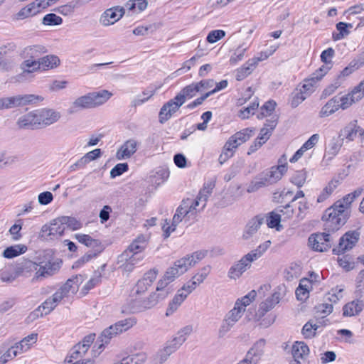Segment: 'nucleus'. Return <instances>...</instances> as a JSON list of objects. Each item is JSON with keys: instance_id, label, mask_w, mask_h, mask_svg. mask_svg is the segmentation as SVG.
Returning <instances> with one entry per match:
<instances>
[{"instance_id": "f257e3e1", "label": "nucleus", "mask_w": 364, "mask_h": 364, "mask_svg": "<svg viewBox=\"0 0 364 364\" xmlns=\"http://www.w3.org/2000/svg\"><path fill=\"white\" fill-rule=\"evenodd\" d=\"M287 171V157L283 154L278 160V165L267 169L249 184L247 191L253 193L260 188L277 183Z\"/></svg>"}, {"instance_id": "f03ea898", "label": "nucleus", "mask_w": 364, "mask_h": 364, "mask_svg": "<svg viewBox=\"0 0 364 364\" xmlns=\"http://www.w3.org/2000/svg\"><path fill=\"white\" fill-rule=\"evenodd\" d=\"M199 92L196 83H192L183 87L174 98L162 106L159 114V122L164 124L167 122L186 102L187 99L193 97Z\"/></svg>"}, {"instance_id": "7ed1b4c3", "label": "nucleus", "mask_w": 364, "mask_h": 364, "mask_svg": "<svg viewBox=\"0 0 364 364\" xmlns=\"http://www.w3.org/2000/svg\"><path fill=\"white\" fill-rule=\"evenodd\" d=\"M347 218L348 212H345V207L334 204L327 208L322 216L324 230L328 232L338 230L346 223Z\"/></svg>"}, {"instance_id": "20e7f679", "label": "nucleus", "mask_w": 364, "mask_h": 364, "mask_svg": "<svg viewBox=\"0 0 364 364\" xmlns=\"http://www.w3.org/2000/svg\"><path fill=\"white\" fill-rule=\"evenodd\" d=\"M83 282V277L80 274L68 279L66 282L62 285L58 291L50 297L58 306V304L64 299L75 294L79 289L80 285Z\"/></svg>"}, {"instance_id": "39448f33", "label": "nucleus", "mask_w": 364, "mask_h": 364, "mask_svg": "<svg viewBox=\"0 0 364 364\" xmlns=\"http://www.w3.org/2000/svg\"><path fill=\"white\" fill-rule=\"evenodd\" d=\"M318 275L314 272H311L309 277H304L300 279L297 287V301L302 303L300 305L299 311H305L308 306V299L310 291L313 289V283L316 282Z\"/></svg>"}, {"instance_id": "423d86ee", "label": "nucleus", "mask_w": 364, "mask_h": 364, "mask_svg": "<svg viewBox=\"0 0 364 364\" xmlns=\"http://www.w3.org/2000/svg\"><path fill=\"white\" fill-rule=\"evenodd\" d=\"M41 96L35 95H16L0 98V110L8 109L17 107L24 106L35 102L37 100H42Z\"/></svg>"}, {"instance_id": "0eeeda50", "label": "nucleus", "mask_w": 364, "mask_h": 364, "mask_svg": "<svg viewBox=\"0 0 364 364\" xmlns=\"http://www.w3.org/2000/svg\"><path fill=\"white\" fill-rule=\"evenodd\" d=\"M181 258L176 261L173 266L169 267L164 274L163 279L159 280V289L167 287L176 278L184 274L190 268V263Z\"/></svg>"}, {"instance_id": "6e6552de", "label": "nucleus", "mask_w": 364, "mask_h": 364, "mask_svg": "<svg viewBox=\"0 0 364 364\" xmlns=\"http://www.w3.org/2000/svg\"><path fill=\"white\" fill-rule=\"evenodd\" d=\"M188 200H183L182 204L177 208L173 217L171 225L167 220H165L166 224L163 225L162 228L166 238L170 236L171 233L176 230V226L182 221L183 218L190 213V210H188Z\"/></svg>"}, {"instance_id": "1a4fd4ad", "label": "nucleus", "mask_w": 364, "mask_h": 364, "mask_svg": "<svg viewBox=\"0 0 364 364\" xmlns=\"http://www.w3.org/2000/svg\"><path fill=\"white\" fill-rule=\"evenodd\" d=\"M359 238L358 231H348L340 238L338 245L333 249V254L339 255L351 250L358 242Z\"/></svg>"}, {"instance_id": "9d476101", "label": "nucleus", "mask_w": 364, "mask_h": 364, "mask_svg": "<svg viewBox=\"0 0 364 364\" xmlns=\"http://www.w3.org/2000/svg\"><path fill=\"white\" fill-rule=\"evenodd\" d=\"M256 260L255 255L247 253L230 268L228 277L232 279L240 278L247 269L250 268L252 262Z\"/></svg>"}, {"instance_id": "9b49d317", "label": "nucleus", "mask_w": 364, "mask_h": 364, "mask_svg": "<svg viewBox=\"0 0 364 364\" xmlns=\"http://www.w3.org/2000/svg\"><path fill=\"white\" fill-rule=\"evenodd\" d=\"M331 237L328 232L312 234L309 237V245L317 252L327 251L331 247Z\"/></svg>"}, {"instance_id": "f8f14e48", "label": "nucleus", "mask_w": 364, "mask_h": 364, "mask_svg": "<svg viewBox=\"0 0 364 364\" xmlns=\"http://www.w3.org/2000/svg\"><path fill=\"white\" fill-rule=\"evenodd\" d=\"M343 144V137L338 135L332 136L326 143L321 165L328 166L330 161L338 154Z\"/></svg>"}, {"instance_id": "ddd939ff", "label": "nucleus", "mask_w": 364, "mask_h": 364, "mask_svg": "<svg viewBox=\"0 0 364 364\" xmlns=\"http://www.w3.org/2000/svg\"><path fill=\"white\" fill-rule=\"evenodd\" d=\"M65 226L61 221V217L53 219L49 224L44 225L41 228V236L50 237V239L58 238L63 235Z\"/></svg>"}, {"instance_id": "4468645a", "label": "nucleus", "mask_w": 364, "mask_h": 364, "mask_svg": "<svg viewBox=\"0 0 364 364\" xmlns=\"http://www.w3.org/2000/svg\"><path fill=\"white\" fill-rule=\"evenodd\" d=\"M276 318L275 314L269 313L265 309L259 307L253 317H249L248 320L254 321L262 328H267L274 323Z\"/></svg>"}, {"instance_id": "2eb2a0df", "label": "nucleus", "mask_w": 364, "mask_h": 364, "mask_svg": "<svg viewBox=\"0 0 364 364\" xmlns=\"http://www.w3.org/2000/svg\"><path fill=\"white\" fill-rule=\"evenodd\" d=\"M38 127L50 126L59 120L60 112L51 109L36 110Z\"/></svg>"}, {"instance_id": "dca6fc26", "label": "nucleus", "mask_w": 364, "mask_h": 364, "mask_svg": "<svg viewBox=\"0 0 364 364\" xmlns=\"http://www.w3.org/2000/svg\"><path fill=\"white\" fill-rule=\"evenodd\" d=\"M142 259L143 257L139 255L123 252L117 257V264H119V268L123 271L130 272Z\"/></svg>"}, {"instance_id": "f3484780", "label": "nucleus", "mask_w": 364, "mask_h": 364, "mask_svg": "<svg viewBox=\"0 0 364 364\" xmlns=\"http://www.w3.org/2000/svg\"><path fill=\"white\" fill-rule=\"evenodd\" d=\"M124 14V9L121 6H114L107 9L100 18V23L108 26L118 21Z\"/></svg>"}, {"instance_id": "a211bd4d", "label": "nucleus", "mask_w": 364, "mask_h": 364, "mask_svg": "<svg viewBox=\"0 0 364 364\" xmlns=\"http://www.w3.org/2000/svg\"><path fill=\"white\" fill-rule=\"evenodd\" d=\"M139 142L136 139L127 140L117 150L116 158L118 160L129 159L137 150Z\"/></svg>"}, {"instance_id": "6ab92c4d", "label": "nucleus", "mask_w": 364, "mask_h": 364, "mask_svg": "<svg viewBox=\"0 0 364 364\" xmlns=\"http://www.w3.org/2000/svg\"><path fill=\"white\" fill-rule=\"evenodd\" d=\"M339 109H346L354 103L363 99L360 92L354 87L350 92L342 96H336Z\"/></svg>"}, {"instance_id": "aec40b11", "label": "nucleus", "mask_w": 364, "mask_h": 364, "mask_svg": "<svg viewBox=\"0 0 364 364\" xmlns=\"http://www.w3.org/2000/svg\"><path fill=\"white\" fill-rule=\"evenodd\" d=\"M157 274L158 271L155 269H151L145 273L144 277L139 279L136 284V293L137 294L144 293L155 281Z\"/></svg>"}, {"instance_id": "412c9836", "label": "nucleus", "mask_w": 364, "mask_h": 364, "mask_svg": "<svg viewBox=\"0 0 364 364\" xmlns=\"http://www.w3.org/2000/svg\"><path fill=\"white\" fill-rule=\"evenodd\" d=\"M282 215H284V209L277 208L263 216L268 228H275L276 230L280 231L283 229V226L281 225V221L283 220Z\"/></svg>"}, {"instance_id": "4be33fe9", "label": "nucleus", "mask_w": 364, "mask_h": 364, "mask_svg": "<svg viewBox=\"0 0 364 364\" xmlns=\"http://www.w3.org/2000/svg\"><path fill=\"white\" fill-rule=\"evenodd\" d=\"M264 222V217L262 215H257L252 218L247 223L243 232L242 237L245 240H249L257 232Z\"/></svg>"}, {"instance_id": "5701e85b", "label": "nucleus", "mask_w": 364, "mask_h": 364, "mask_svg": "<svg viewBox=\"0 0 364 364\" xmlns=\"http://www.w3.org/2000/svg\"><path fill=\"white\" fill-rule=\"evenodd\" d=\"M284 289V286L277 287L270 296L267 297L264 301L259 304V307L265 309V310L270 311L277 304H279L282 296H283Z\"/></svg>"}, {"instance_id": "b1692460", "label": "nucleus", "mask_w": 364, "mask_h": 364, "mask_svg": "<svg viewBox=\"0 0 364 364\" xmlns=\"http://www.w3.org/2000/svg\"><path fill=\"white\" fill-rule=\"evenodd\" d=\"M171 291L169 287H163L159 289V282L157 284L156 292L150 295L148 300L144 301V308L151 309L160 300L165 299L168 294Z\"/></svg>"}, {"instance_id": "393cba45", "label": "nucleus", "mask_w": 364, "mask_h": 364, "mask_svg": "<svg viewBox=\"0 0 364 364\" xmlns=\"http://www.w3.org/2000/svg\"><path fill=\"white\" fill-rule=\"evenodd\" d=\"M316 83V80L312 77L304 81L299 93H297V105L304 101L314 92Z\"/></svg>"}, {"instance_id": "a878e982", "label": "nucleus", "mask_w": 364, "mask_h": 364, "mask_svg": "<svg viewBox=\"0 0 364 364\" xmlns=\"http://www.w3.org/2000/svg\"><path fill=\"white\" fill-rule=\"evenodd\" d=\"M60 266L58 263L47 262L43 265L40 264L38 269L36 268V279H42L55 274L59 269Z\"/></svg>"}, {"instance_id": "bb28decb", "label": "nucleus", "mask_w": 364, "mask_h": 364, "mask_svg": "<svg viewBox=\"0 0 364 364\" xmlns=\"http://www.w3.org/2000/svg\"><path fill=\"white\" fill-rule=\"evenodd\" d=\"M87 350L79 344H76L70 351V354L67 358V361L73 364H81V363L86 361L88 358L85 359Z\"/></svg>"}, {"instance_id": "cd10ccee", "label": "nucleus", "mask_w": 364, "mask_h": 364, "mask_svg": "<svg viewBox=\"0 0 364 364\" xmlns=\"http://www.w3.org/2000/svg\"><path fill=\"white\" fill-rule=\"evenodd\" d=\"M266 345V341L264 338H260L256 341L252 347L247 352L246 355L252 360H255L256 364L264 354V349Z\"/></svg>"}, {"instance_id": "c85d7f7f", "label": "nucleus", "mask_w": 364, "mask_h": 364, "mask_svg": "<svg viewBox=\"0 0 364 364\" xmlns=\"http://www.w3.org/2000/svg\"><path fill=\"white\" fill-rule=\"evenodd\" d=\"M364 301L359 298L346 304L343 309L344 316H353L359 314L363 309Z\"/></svg>"}, {"instance_id": "c756f323", "label": "nucleus", "mask_w": 364, "mask_h": 364, "mask_svg": "<svg viewBox=\"0 0 364 364\" xmlns=\"http://www.w3.org/2000/svg\"><path fill=\"white\" fill-rule=\"evenodd\" d=\"M360 133V134H363L364 131L360 129V127L357 126V121H353L350 122L347 126H346L343 129L340 131L338 136L346 138L348 141H353L357 134Z\"/></svg>"}, {"instance_id": "7c9ffc66", "label": "nucleus", "mask_w": 364, "mask_h": 364, "mask_svg": "<svg viewBox=\"0 0 364 364\" xmlns=\"http://www.w3.org/2000/svg\"><path fill=\"white\" fill-rule=\"evenodd\" d=\"M75 239L80 243L87 247L95 249V252H101L104 247L99 240L91 237L89 235L86 234H76L75 235Z\"/></svg>"}, {"instance_id": "2f4dec72", "label": "nucleus", "mask_w": 364, "mask_h": 364, "mask_svg": "<svg viewBox=\"0 0 364 364\" xmlns=\"http://www.w3.org/2000/svg\"><path fill=\"white\" fill-rule=\"evenodd\" d=\"M277 121V115H274L271 117V119H267L266 123L264 124V127L260 130L257 139L262 140V142H266L271 136L272 132L276 127Z\"/></svg>"}, {"instance_id": "473e14b6", "label": "nucleus", "mask_w": 364, "mask_h": 364, "mask_svg": "<svg viewBox=\"0 0 364 364\" xmlns=\"http://www.w3.org/2000/svg\"><path fill=\"white\" fill-rule=\"evenodd\" d=\"M19 128H38V119L36 111L31 112L20 117L17 121Z\"/></svg>"}, {"instance_id": "72a5a7b5", "label": "nucleus", "mask_w": 364, "mask_h": 364, "mask_svg": "<svg viewBox=\"0 0 364 364\" xmlns=\"http://www.w3.org/2000/svg\"><path fill=\"white\" fill-rule=\"evenodd\" d=\"M147 244V240L144 235L137 237L124 252L138 255L139 252L143 251Z\"/></svg>"}, {"instance_id": "f704fd0d", "label": "nucleus", "mask_w": 364, "mask_h": 364, "mask_svg": "<svg viewBox=\"0 0 364 364\" xmlns=\"http://www.w3.org/2000/svg\"><path fill=\"white\" fill-rule=\"evenodd\" d=\"M90 93L77 98L72 104L71 112L93 107Z\"/></svg>"}, {"instance_id": "c9c22d12", "label": "nucleus", "mask_w": 364, "mask_h": 364, "mask_svg": "<svg viewBox=\"0 0 364 364\" xmlns=\"http://www.w3.org/2000/svg\"><path fill=\"white\" fill-rule=\"evenodd\" d=\"M256 68L255 61L248 60L242 67L236 70L235 78L237 81H241L250 75Z\"/></svg>"}, {"instance_id": "e433bc0d", "label": "nucleus", "mask_w": 364, "mask_h": 364, "mask_svg": "<svg viewBox=\"0 0 364 364\" xmlns=\"http://www.w3.org/2000/svg\"><path fill=\"white\" fill-rule=\"evenodd\" d=\"M39 61L43 70L56 68L60 63L59 58L55 55H47L40 58Z\"/></svg>"}, {"instance_id": "4c0bfd02", "label": "nucleus", "mask_w": 364, "mask_h": 364, "mask_svg": "<svg viewBox=\"0 0 364 364\" xmlns=\"http://www.w3.org/2000/svg\"><path fill=\"white\" fill-rule=\"evenodd\" d=\"M90 95L93 107L105 103L112 95L111 92L105 90L90 92Z\"/></svg>"}, {"instance_id": "58836bf2", "label": "nucleus", "mask_w": 364, "mask_h": 364, "mask_svg": "<svg viewBox=\"0 0 364 364\" xmlns=\"http://www.w3.org/2000/svg\"><path fill=\"white\" fill-rule=\"evenodd\" d=\"M364 65V54H361L356 58L350 61L347 67L341 72L343 76H348L354 71L358 70Z\"/></svg>"}, {"instance_id": "ea45409f", "label": "nucleus", "mask_w": 364, "mask_h": 364, "mask_svg": "<svg viewBox=\"0 0 364 364\" xmlns=\"http://www.w3.org/2000/svg\"><path fill=\"white\" fill-rule=\"evenodd\" d=\"M186 299V296L185 294H183V292H179L178 291L177 294L175 295L172 301L168 304V307L166 313V316H170L173 314Z\"/></svg>"}, {"instance_id": "a19ab883", "label": "nucleus", "mask_w": 364, "mask_h": 364, "mask_svg": "<svg viewBox=\"0 0 364 364\" xmlns=\"http://www.w3.org/2000/svg\"><path fill=\"white\" fill-rule=\"evenodd\" d=\"M46 52L44 46L41 45H34L25 48L23 55L25 58H38L41 54Z\"/></svg>"}, {"instance_id": "79ce46f5", "label": "nucleus", "mask_w": 364, "mask_h": 364, "mask_svg": "<svg viewBox=\"0 0 364 364\" xmlns=\"http://www.w3.org/2000/svg\"><path fill=\"white\" fill-rule=\"evenodd\" d=\"M318 134H314L297 150V160L308 150L312 149L319 141Z\"/></svg>"}, {"instance_id": "37998d69", "label": "nucleus", "mask_w": 364, "mask_h": 364, "mask_svg": "<svg viewBox=\"0 0 364 364\" xmlns=\"http://www.w3.org/2000/svg\"><path fill=\"white\" fill-rule=\"evenodd\" d=\"M26 247L24 245H16L6 248L3 252V257L8 259H11L20 255L26 252Z\"/></svg>"}, {"instance_id": "c03bdc74", "label": "nucleus", "mask_w": 364, "mask_h": 364, "mask_svg": "<svg viewBox=\"0 0 364 364\" xmlns=\"http://www.w3.org/2000/svg\"><path fill=\"white\" fill-rule=\"evenodd\" d=\"M338 186V181H331L317 198V203H323L333 193Z\"/></svg>"}, {"instance_id": "a18cd8bd", "label": "nucleus", "mask_w": 364, "mask_h": 364, "mask_svg": "<svg viewBox=\"0 0 364 364\" xmlns=\"http://www.w3.org/2000/svg\"><path fill=\"white\" fill-rule=\"evenodd\" d=\"M146 0H129L125 4V7L133 13H139L147 7Z\"/></svg>"}, {"instance_id": "49530a36", "label": "nucleus", "mask_w": 364, "mask_h": 364, "mask_svg": "<svg viewBox=\"0 0 364 364\" xmlns=\"http://www.w3.org/2000/svg\"><path fill=\"white\" fill-rule=\"evenodd\" d=\"M39 13V11L34 1L30 3L26 6L22 8L17 14V18L23 19L30 16H33Z\"/></svg>"}, {"instance_id": "de8ad7c7", "label": "nucleus", "mask_w": 364, "mask_h": 364, "mask_svg": "<svg viewBox=\"0 0 364 364\" xmlns=\"http://www.w3.org/2000/svg\"><path fill=\"white\" fill-rule=\"evenodd\" d=\"M339 109L336 99L333 97L321 109L320 116L321 117H328Z\"/></svg>"}, {"instance_id": "09e8293b", "label": "nucleus", "mask_w": 364, "mask_h": 364, "mask_svg": "<svg viewBox=\"0 0 364 364\" xmlns=\"http://www.w3.org/2000/svg\"><path fill=\"white\" fill-rule=\"evenodd\" d=\"M245 311L235 303L234 307L225 316V318L235 324L242 316Z\"/></svg>"}, {"instance_id": "8fccbe9b", "label": "nucleus", "mask_w": 364, "mask_h": 364, "mask_svg": "<svg viewBox=\"0 0 364 364\" xmlns=\"http://www.w3.org/2000/svg\"><path fill=\"white\" fill-rule=\"evenodd\" d=\"M257 296V292L255 290L250 291L245 296L239 298L236 300L235 304L242 308L245 311L246 307L253 302Z\"/></svg>"}, {"instance_id": "3c124183", "label": "nucleus", "mask_w": 364, "mask_h": 364, "mask_svg": "<svg viewBox=\"0 0 364 364\" xmlns=\"http://www.w3.org/2000/svg\"><path fill=\"white\" fill-rule=\"evenodd\" d=\"M319 328L318 323H314L312 320L308 321L302 328L301 333L305 338H311L315 336L316 331Z\"/></svg>"}, {"instance_id": "603ef678", "label": "nucleus", "mask_w": 364, "mask_h": 364, "mask_svg": "<svg viewBox=\"0 0 364 364\" xmlns=\"http://www.w3.org/2000/svg\"><path fill=\"white\" fill-rule=\"evenodd\" d=\"M136 323V319L134 317H129L124 320L119 321L114 323V328L119 333L126 331Z\"/></svg>"}, {"instance_id": "864d4df0", "label": "nucleus", "mask_w": 364, "mask_h": 364, "mask_svg": "<svg viewBox=\"0 0 364 364\" xmlns=\"http://www.w3.org/2000/svg\"><path fill=\"white\" fill-rule=\"evenodd\" d=\"M277 104L274 100H269L265 102L260 109V113L257 115L258 119H262L265 117H272V113L275 109ZM274 114H273L274 116Z\"/></svg>"}, {"instance_id": "5fc2aeb1", "label": "nucleus", "mask_w": 364, "mask_h": 364, "mask_svg": "<svg viewBox=\"0 0 364 364\" xmlns=\"http://www.w3.org/2000/svg\"><path fill=\"white\" fill-rule=\"evenodd\" d=\"M299 213H297V218L304 219L306 217L311 209V205L307 200V199H303L297 201Z\"/></svg>"}, {"instance_id": "6e6d98bb", "label": "nucleus", "mask_w": 364, "mask_h": 364, "mask_svg": "<svg viewBox=\"0 0 364 364\" xmlns=\"http://www.w3.org/2000/svg\"><path fill=\"white\" fill-rule=\"evenodd\" d=\"M41 68L39 59L33 60L28 59L23 61L21 64V69L23 73H31L37 71Z\"/></svg>"}, {"instance_id": "4d7b16f0", "label": "nucleus", "mask_w": 364, "mask_h": 364, "mask_svg": "<svg viewBox=\"0 0 364 364\" xmlns=\"http://www.w3.org/2000/svg\"><path fill=\"white\" fill-rule=\"evenodd\" d=\"M258 107L259 102L257 100L251 102L248 107L240 111L238 114L239 117L242 119H248L251 115L254 114Z\"/></svg>"}, {"instance_id": "13d9d810", "label": "nucleus", "mask_w": 364, "mask_h": 364, "mask_svg": "<svg viewBox=\"0 0 364 364\" xmlns=\"http://www.w3.org/2000/svg\"><path fill=\"white\" fill-rule=\"evenodd\" d=\"M213 188V185L210 183L208 185V186H204V188L199 192L197 198L202 203V206L200 208L201 210L205 207L207 200L212 193Z\"/></svg>"}, {"instance_id": "bf43d9fd", "label": "nucleus", "mask_w": 364, "mask_h": 364, "mask_svg": "<svg viewBox=\"0 0 364 364\" xmlns=\"http://www.w3.org/2000/svg\"><path fill=\"white\" fill-rule=\"evenodd\" d=\"M62 23L63 18L53 13L46 14L42 20V23L46 26H58Z\"/></svg>"}, {"instance_id": "052dcab7", "label": "nucleus", "mask_w": 364, "mask_h": 364, "mask_svg": "<svg viewBox=\"0 0 364 364\" xmlns=\"http://www.w3.org/2000/svg\"><path fill=\"white\" fill-rule=\"evenodd\" d=\"M118 331L114 328V325H112L107 328L105 329L101 336H100V342H105V343H109V340L113 337L119 334Z\"/></svg>"}, {"instance_id": "680f3d73", "label": "nucleus", "mask_w": 364, "mask_h": 364, "mask_svg": "<svg viewBox=\"0 0 364 364\" xmlns=\"http://www.w3.org/2000/svg\"><path fill=\"white\" fill-rule=\"evenodd\" d=\"M61 221H63V225L66 228H68L73 230H76L82 227V223L76 220L75 218L68 217V216H62Z\"/></svg>"}, {"instance_id": "e2e57ef3", "label": "nucleus", "mask_w": 364, "mask_h": 364, "mask_svg": "<svg viewBox=\"0 0 364 364\" xmlns=\"http://www.w3.org/2000/svg\"><path fill=\"white\" fill-rule=\"evenodd\" d=\"M192 332L193 326L188 325L180 329L174 338L178 341L179 343L183 344Z\"/></svg>"}, {"instance_id": "0e129e2a", "label": "nucleus", "mask_w": 364, "mask_h": 364, "mask_svg": "<svg viewBox=\"0 0 364 364\" xmlns=\"http://www.w3.org/2000/svg\"><path fill=\"white\" fill-rule=\"evenodd\" d=\"M76 6V3L71 1L66 4L58 6V8L55 9V11L63 16H70L75 11Z\"/></svg>"}, {"instance_id": "69168bd1", "label": "nucleus", "mask_w": 364, "mask_h": 364, "mask_svg": "<svg viewBox=\"0 0 364 364\" xmlns=\"http://www.w3.org/2000/svg\"><path fill=\"white\" fill-rule=\"evenodd\" d=\"M356 296L360 299L364 297V271L361 270L358 273L356 279Z\"/></svg>"}, {"instance_id": "338daca9", "label": "nucleus", "mask_w": 364, "mask_h": 364, "mask_svg": "<svg viewBox=\"0 0 364 364\" xmlns=\"http://www.w3.org/2000/svg\"><path fill=\"white\" fill-rule=\"evenodd\" d=\"M233 323L228 320L224 317L220 326L218 329V336L219 338H224L226 334L232 329V328L235 326Z\"/></svg>"}, {"instance_id": "774afa93", "label": "nucleus", "mask_w": 364, "mask_h": 364, "mask_svg": "<svg viewBox=\"0 0 364 364\" xmlns=\"http://www.w3.org/2000/svg\"><path fill=\"white\" fill-rule=\"evenodd\" d=\"M171 353L164 347L159 350L154 358V364H162L171 355Z\"/></svg>"}]
</instances>
